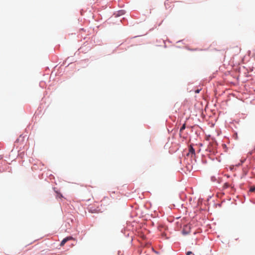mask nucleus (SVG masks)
Segmentation results:
<instances>
[{"label":"nucleus","mask_w":255,"mask_h":255,"mask_svg":"<svg viewBox=\"0 0 255 255\" xmlns=\"http://www.w3.org/2000/svg\"><path fill=\"white\" fill-rule=\"evenodd\" d=\"M190 155H191V157L195 155V149L193 148L191 145L189 146V152L187 153V156Z\"/></svg>","instance_id":"1"},{"label":"nucleus","mask_w":255,"mask_h":255,"mask_svg":"<svg viewBox=\"0 0 255 255\" xmlns=\"http://www.w3.org/2000/svg\"><path fill=\"white\" fill-rule=\"evenodd\" d=\"M72 240H73V238L71 236L67 237L64 238L61 242L60 246H61V247L63 246L67 242H68V241Z\"/></svg>","instance_id":"2"},{"label":"nucleus","mask_w":255,"mask_h":255,"mask_svg":"<svg viewBox=\"0 0 255 255\" xmlns=\"http://www.w3.org/2000/svg\"><path fill=\"white\" fill-rule=\"evenodd\" d=\"M185 128H186V124H184L183 125V126L180 129V133L182 132L183 131V130L185 129Z\"/></svg>","instance_id":"3"},{"label":"nucleus","mask_w":255,"mask_h":255,"mask_svg":"<svg viewBox=\"0 0 255 255\" xmlns=\"http://www.w3.org/2000/svg\"><path fill=\"white\" fill-rule=\"evenodd\" d=\"M251 192H255V187H251L250 189Z\"/></svg>","instance_id":"4"},{"label":"nucleus","mask_w":255,"mask_h":255,"mask_svg":"<svg viewBox=\"0 0 255 255\" xmlns=\"http://www.w3.org/2000/svg\"><path fill=\"white\" fill-rule=\"evenodd\" d=\"M186 255H194L192 252H188L186 254Z\"/></svg>","instance_id":"5"},{"label":"nucleus","mask_w":255,"mask_h":255,"mask_svg":"<svg viewBox=\"0 0 255 255\" xmlns=\"http://www.w3.org/2000/svg\"><path fill=\"white\" fill-rule=\"evenodd\" d=\"M200 90H199V89H197V90H196L195 91V93H199L200 92Z\"/></svg>","instance_id":"6"}]
</instances>
